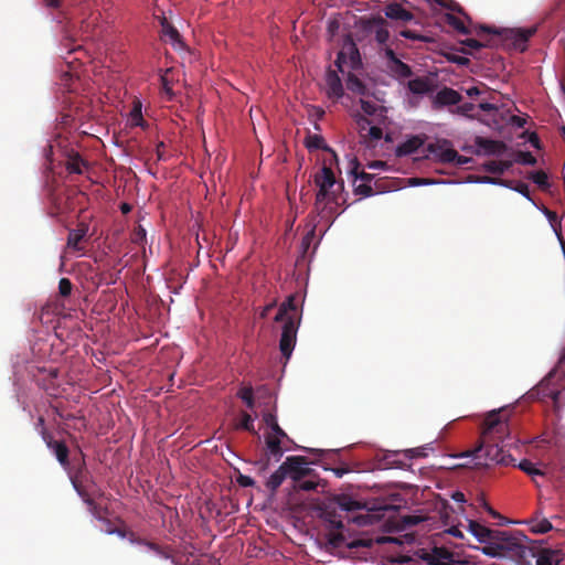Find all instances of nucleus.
<instances>
[{
	"label": "nucleus",
	"mask_w": 565,
	"mask_h": 565,
	"mask_svg": "<svg viewBox=\"0 0 565 565\" xmlns=\"http://www.w3.org/2000/svg\"><path fill=\"white\" fill-rule=\"evenodd\" d=\"M507 431L508 423L502 419L500 411H492L487 415L483 422L481 443L473 450L477 466H508L514 460L512 456L504 450L503 446H500L498 443L499 440L503 441Z\"/></svg>",
	"instance_id": "nucleus-1"
},
{
	"label": "nucleus",
	"mask_w": 565,
	"mask_h": 565,
	"mask_svg": "<svg viewBox=\"0 0 565 565\" xmlns=\"http://www.w3.org/2000/svg\"><path fill=\"white\" fill-rule=\"evenodd\" d=\"M526 536L520 533H510L507 531H495L488 545L479 550L487 556L498 558H511L520 564L527 562V558L535 557L533 548L525 544Z\"/></svg>",
	"instance_id": "nucleus-2"
},
{
	"label": "nucleus",
	"mask_w": 565,
	"mask_h": 565,
	"mask_svg": "<svg viewBox=\"0 0 565 565\" xmlns=\"http://www.w3.org/2000/svg\"><path fill=\"white\" fill-rule=\"evenodd\" d=\"M319 188L317 194H316V202L315 207L318 211L319 214L324 213L327 210V205L329 203H333L335 205H340L341 201L344 203V199L342 200L341 193L344 189L343 181H340L338 184V188H328L324 185H317Z\"/></svg>",
	"instance_id": "nucleus-3"
},
{
	"label": "nucleus",
	"mask_w": 565,
	"mask_h": 565,
	"mask_svg": "<svg viewBox=\"0 0 565 565\" xmlns=\"http://www.w3.org/2000/svg\"><path fill=\"white\" fill-rule=\"evenodd\" d=\"M284 466L287 470L288 478H290L295 484L313 475V469L309 467V460L303 456H289L284 461Z\"/></svg>",
	"instance_id": "nucleus-4"
},
{
	"label": "nucleus",
	"mask_w": 565,
	"mask_h": 565,
	"mask_svg": "<svg viewBox=\"0 0 565 565\" xmlns=\"http://www.w3.org/2000/svg\"><path fill=\"white\" fill-rule=\"evenodd\" d=\"M297 330L298 323L296 322L295 317H288V319L284 322L279 341V350L286 360L291 356L294 351L297 340Z\"/></svg>",
	"instance_id": "nucleus-5"
},
{
	"label": "nucleus",
	"mask_w": 565,
	"mask_h": 565,
	"mask_svg": "<svg viewBox=\"0 0 565 565\" xmlns=\"http://www.w3.org/2000/svg\"><path fill=\"white\" fill-rule=\"evenodd\" d=\"M42 439L44 440L46 447L54 454L60 465L65 469H70V449L65 441L55 440L52 434L43 428L41 430Z\"/></svg>",
	"instance_id": "nucleus-6"
},
{
	"label": "nucleus",
	"mask_w": 565,
	"mask_h": 565,
	"mask_svg": "<svg viewBox=\"0 0 565 565\" xmlns=\"http://www.w3.org/2000/svg\"><path fill=\"white\" fill-rule=\"evenodd\" d=\"M426 151L443 163H452L454 159L458 157V152L450 147L446 139L428 143Z\"/></svg>",
	"instance_id": "nucleus-7"
},
{
	"label": "nucleus",
	"mask_w": 565,
	"mask_h": 565,
	"mask_svg": "<svg viewBox=\"0 0 565 565\" xmlns=\"http://www.w3.org/2000/svg\"><path fill=\"white\" fill-rule=\"evenodd\" d=\"M422 558L429 565H461V562L455 558L452 552L445 547H434L426 552Z\"/></svg>",
	"instance_id": "nucleus-8"
},
{
	"label": "nucleus",
	"mask_w": 565,
	"mask_h": 565,
	"mask_svg": "<svg viewBox=\"0 0 565 565\" xmlns=\"http://www.w3.org/2000/svg\"><path fill=\"white\" fill-rule=\"evenodd\" d=\"M81 454V460L77 463L76 467L71 468L67 471L70 480L72 482L73 488L77 493L79 491H85L87 488L85 487L84 482L87 480V469H86V462H85V456L82 451Z\"/></svg>",
	"instance_id": "nucleus-9"
},
{
	"label": "nucleus",
	"mask_w": 565,
	"mask_h": 565,
	"mask_svg": "<svg viewBox=\"0 0 565 565\" xmlns=\"http://www.w3.org/2000/svg\"><path fill=\"white\" fill-rule=\"evenodd\" d=\"M475 145L478 150L475 152L477 156L483 154H501L507 150V145L503 141L492 140L484 137H476Z\"/></svg>",
	"instance_id": "nucleus-10"
},
{
	"label": "nucleus",
	"mask_w": 565,
	"mask_h": 565,
	"mask_svg": "<svg viewBox=\"0 0 565 565\" xmlns=\"http://www.w3.org/2000/svg\"><path fill=\"white\" fill-rule=\"evenodd\" d=\"M326 521L330 524L331 531L328 533V543L333 547H340L344 541V535L340 532L344 527L343 522L334 514H327Z\"/></svg>",
	"instance_id": "nucleus-11"
},
{
	"label": "nucleus",
	"mask_w": 565,
	"mask_h": 565,
	"mask_svg": "<svg viewBox=\"0 0 565 565\" xmlns=\"http://www.w3.org/2000/svg\"><path fill=\"white\" fill-rule=\"evenodd\" d=\"M462 96L450 87L441 88L434 97V108H440L444 106H454L461 102Z\"/></svg>",
	"instance_id": "nucleus-12"
},
{
	"label": "nucleus",
	"mask_w": 565,
	"mask_h": 565,
	"mask_svg": "<svg viewBox=\"0 0 565 565\" xmlns=\"http://www.w3.org/2000/svg\"><path fill=\"white\" fill-rule=\"evenodd\" d=\"M326 89L328 97L335 100L340 99L344 94L341 78L338 73L331 68H329L326 74Z\"/></svg>",
	"instance_id": "nucleus-13"
},
{
	"label": "nucleus",
	"mask_w": 565,
	"mask_h": 565,
	"mask_svg": "<svg viewBox=\"0 0 565 565\" xmlns=\"http://www.w3.org/2000/svg\"><path fill=\"white\" fill-rule=\"evenodd\" d=\"M535 26L529 29H510L507 31L505 36L513 41V45L516 49L524 51L526 49V42L535 34Z\"/></svg>",
	"instance_id": "nucleus-14"
},
{
	"label": "nucleus",
	"mask_w": 565,
	"mask_h": 565,
	"mask_svg": "<svg viewBox=\"0 0 565 565\" xmlns=\"http://www.w3.org/2000/svg\"><path fill=\"white\" fill-rule=\"evenodd\" d=\"M384 13L386 18L392 20L408 22L414 19V14L397 2L388 3L384 9Z\"/></svg>",
	"instance_id": "nucleus-15"
},
{
	"label": "nucleus",
	"mask_w": 565,
	"mask_h": 565,
	"mask_svg": "<svg viewBox=\"0 0 565 565\" xmlns=\"http://www.w3.org/2000/svg\"><path fill=\"white\" fill-rule=\"evenodd\" d=\"M424 145V139L420 136H412L406 141L396 147V157H406L415 153Z\"/></svg>",
	"instance_id": "nucleus-16"
},
{
	"label": "nucleus",
	"mask_w": 565,
	"mask_h": 565,
	"mask_svg": "<svg viewBox=\"0 0 565 565\" xmlns=\"http://www.w3.org/2000/svg\"><path fill=\"white\" fill-rule=\"evenodd\" d=\"M316 185H324L328 188H338L340 182L337 181L332 169L326 164L322 166L320 171L315 175Z\"/></svg>",
	"instance_id": "nucleus-17"
},
{
	"label": "nucleus",
	"mask_w": 565,
	"mask_h": 565,
	"mask_svg": "<svg viewBox=\"0 0 565 565\" xmlns=\"http://www.w3.org/2000/svg\"><path fill=\"white\" fill-rule=\"evenodd\" d=\"M469 531L478 539L480 543L483 545H488V543L492 540L495 531L478 523L477 521L469 522Z\"/></svg>",
	"instance_id": "nucleus-18"
},
{
	"label": "nucleus",
	"mask_w": 565,
	"mask_h": 565,
	"mask_svg": "<svg viewBox=\"0 0 565 565\" xmlns=\"http://www.w3.org/2000/svg\"><path fill=\"white\" fill-rule=\"evenodd\" d=\"M407 87L413 94L423 95L431 93L435 85L428 77H416L408 82Z\"/></svg>",
	"instance_id": "nucleus-19"
},
{
	"label": "nucleus",
	"mask_w": 565,
	"mask_h": 565,
	"mask_svg": "<svg viewBox=\"0 0 565 565\" xmlns=\"http://www.w3.org/2000/svg\"><path fill=\"white\" fill-rule=\"evenodd\" d=\"M161 33L164 38H168L172 45L183 46L181 35L179 31L167 20L166 17L160 19Z\"/></svg>",
	"instance_id": "nucleus-20"
},
{
	"label": "nucleus",
	"mask_w": 565,
	"mask_h": 565,
	"mask_svg": "<svg viewBox=\"0 0 565 565\" xmlns=\"http://www.w3.org/2000/svg\"><path fill=\"white\" fill-rule=\"evenodd\" d=\"M88 232V226L82 223L77 228L71 230L67 236V247L81 250L79 243L85 238Z\"/></svg>",
	"instance_id": "nucleus-21"
},
{
	"label": "nucleus",
	"mask_w": 565,
	"mask_h": 565,
	"mask_svg": "<svg viewBox=\"0 0 565 565\" xmlns=\"http://www.w3.org/2000/svg\"><path fill=\"white\" fill-rule=\"evenodd\" d=\"M562 561L559 551L544 548L537 555L536 565H559Z\"/></svg>",
	"instance_id": "nucleus-22"
},
{
	"label": "nucleus",
	"mask_w": 565,
	"mask_h": 565,
	"mask_svg": "<svg viewBox=\"0 0 565 565\" xmlns=\"http://www.w3.org/2000/svg\"><path fill=\"white\" fill-rule=\"evenodd\" d=\"M337 505L343 511H358L365 509V503L353 499L349 494H339L334 498Z\"/></svg>",
	"instance_id": "nucleus-23"
},
{
	"label": "nucleus",
	"mask_w": 565,
	"mask_h": 565,
	"mask_svg": "<svg viewBox=\"0 0 565 565\" xmlns=\"http://www.w3.org/2000/svg\"><path fill=\"white\" fill-rule=\"evenodd\" d=\"M297 310V305H296V300H295V296H289L286 301H284L277 313H276V317H275V321L276 322H285L288 317H294V315H290V312H296Z\"/></svg>",
	"instance_id": "nucleus-24"
},
{
	"label": "nucleus",
	"mask_w": 565,
	"mask_h": 565,
	"mask_svg": "<svg viewBox=\"0 0 565 565\" xmlns=\"http://www.w3.org/2000/svg\"><path fill=\"white\" fill-rule=\"evenodd\" d=\"M305 145L309 150H324L332 153L334 160H338L335 152L326 143L321 135H308L305 139Z\"/></svg>",
	"instance_id": "nucleus-25"
},
{
	"label": "nucleus",
	"mask_w": 565,
	"mask_h": 565,
	"mask_svg": "<svg viewBox=\"0 0 565 565\" xmlns=\"http://www.w3.org/2000/svg\"><path fill=\"white\" fill-rule=\"evenodd\" d=\"M82 500L84 501V503L88 507V510L89 512L98 520H103L104 519V513H105V509H103L99 504H97L93 497H92V493L88 491V490H85V491H79V493H77Z\"/></svg>",
	"instance_id": "nucleus-26"
},
{
	"label": "nucleus",
	"mask_w": 565,
	"mask_h": 565,
	"mask_svg": "<svg viewBox=\"0 0 565 565\" xmlns=\"http://www.w3.org/2000/svg\"><path fill=\"white\" fill-rule=\"evenodd\" d=\"M287 477L288 473L282 462L279 468L269 477L266 482V487L270 490V492L275 493Z\"/></svg>",
	"instance_id": "nucleus-27"
},
{
	"label": "nucleus",
	"mask_w": 565,
	"mask_h": 565,
	"mask_svg": "<svg viewBox=\"0 0 565 565\" xmlns=\"http://www.w3.org/2000/svg\"><path fill=\"white\" fill-rule=\"evenodd\" d=\"M65 167L68 173L82 174L87 168V162L78 153H73L68 156Z\"/></svg>",
	"instance_id": "nucleus-28"
},
{
	"label": "nucleus",
	"mask_w": 565,
	"mask_h": 565,
	"mask_svg": "<svg viewBox=\"0 0 565 565\" xmlns=\"http://www.w3.org/2000/svg\"><path fill=\"white\" fill-rule=\"evenodd\" d=\"M530 397L532 398H539L544 399L545 397H548L556 402L559 396V392L555 390H550L547 384L541 383L536 388L530 391L529 393Z\"/></svg>",
	"instance_id": "nucleus-29"
},
{
	"label": "nucleus",
	"mask_w": 565,
	"mask_h": 565,
	"mask_svg": "<svg viewBox=\"0 0 565 565\" xmlns=\"http://www.w3.org/2000/svg\"><path fill=\"white\" fill-rule=\"evenodd\" d=\"M265 443H266V446H267V449H268L270 456H273L278 461L284 455V449L281 447V439L278 438L277 436L266 435Z\"/></svg>",
	"instance_id": "nucleus-30"
},
{
	"label": "nucleus",
	"mask_w": 565,
	"mask_h": 565,
	"mask_svg": "<svg viewBox=\"0 0 565 565\" xmlns=\"http://www.w3.org/2000/svg\"><path fill=\"white\" fill-rule=\"evenodd\" d=\"M513 164V161L507 160V161H495L491 160L483 164V169L492 174H502L507 170H509Z\"/></svg>",
	"instance_id": "nucleus-31"
},
{
	"label": "nucleus",
	"mask_w": 565,
	"mask_h": 565,
	"mask_svg": "<svg viewBox=\"0 0 565 565\" xmlns=\"http://www.w3.org/2000/svg\"><path fill=\"white\" fill-rule=\"evenodd\" d=\"M347 88L358 95H365L367 93L365 84L352 73H349L348 75Z\"/></svg>",
	"instance_id": "nucleus-32"
},
{
	"label": "nucleus",
	"mask_w": 565,
	"mask_h": 565,
	"mask_svg": "<svg viewBox=\"0 0 565 565\" xmlns=\"http://www.w3.org/2000/svg\"><path fill=\"white\" fill-rule=\"evenodd\" d=\"M531 524V531L537 534H545L553 529L552 523L545 518L532 519Z\"/></svg>",
	"instance_id": "nucleus-33"
},
{
	"label": "nucleus",
	"mask_w": 565,
	"mask_h": 565,
	"mask_svg": "<svg viewBox=\"0 0 565 565\" xmlns=\"http://www.w3.org/2000/svg\"><path fill=\"white\" fill-rule=\"evenodd\" d=\"M131 542L139 544V545L147 546L149 550L153 551L154 553H157L158 555H160L164 558L170 557L169 553L162 546H160L159 544H157L154 542L148 541L146 539H140V537L134 539V540H131Z\"/></svg>",
	"instance_id": "nucleus-34"
},
{
	"label": "nucleus",
	"mask_w": 565,
	"mask_h": 565,
	"mask_svg": "<svg viewBox=\"0 0 565 565\" xmlns=\"http://www.w3.org/2000/svg\"><path fill=\"white\" fill-rule=\"evenodd\" d=\"M308 479H302L301 481H299L298 483L294 484V488L297 489V490H301V491H313L317 489V487L319 486V480L316 476V473L313 472V475L311 477H307Z\"/></svg>",
	"instance_id": "nucleus-35"
},
{
	"label": "nucleus",
	"mask_w": 565,
	"mask_h": 565,
	"mask_svg": "<svg viewBox=\"0 0 565 565\" xmlns=\"http://www.w3.org/2000/svg\"><path fill=\"white\" fill-rule=\"evenodd\" d=\"M446 22L461 34L470 33V30L465 25L463 21L454 14H446Z\"/></svg>",
	"instance_id": "nucleus-36"
},
{
	"label": "nucleus",
	"mask_w": 565,
	"mask_h": 565,
	"mask_svg": "<svg viewBox=\"0 0 565 565\" xmlns=\"http://www.w3.org/2000/svg\"><path fill=\"white\" fill-rule=\"evenodd\" d=\"M518 467L523 471L525 472L526 475H529L530 477H532V479L535 481V477L537 476H544V472L541 470V469H537L534 463L527 459H523L519 465Z\"/></svg>",
	"instance_id": "nucleus-37"
},
{
	"label": "nucleus",
	"mask_w": 565,
	"mask_h": 565,
	"mask_svg": "<svg viewBox=\"0 0 565 565\" xmlns=\"http://www.w3.org/2000/svg\"><path fill=\"white\" fill-rule=\"evenodd\" d=\"M544 214L547 217L552 228L554 230L557 237L562 235V222L556 212L551 211L548 209H544Z\"/></svg>",
	"instance_id": "nucleus-38"
},
{
	"label": "nucleus",
	"mask_w": 565,
	"mask_h": 565,
	"mask_svg": "<svg viewBox=\"0 0 565 565\" xmlns=\"http://www.w3.org/2000/svg\"><path fill=\"white\" fill-rule=\"evenodd\" d=\"M529 178L542 190H546L550 188L548 177L542 170L531 172Z\"/></svg>",
	"instance_id": "nucleus-39"
},
{
	"label": "nucleus",
	"mask_w": 565,
	"mask_h": 565,
	"mask_svg": "<svg viewBox=\"0 0 565 565\" xmlns=\"http://www.w3.org/2000/svg\"><path fill=\"white\" fill-rule=\"evenodd\" d=\"M237 396L246 404L248 408H254L255 398L252 386H244L237 392Z\"/></svg>",
	"instance_id": "nucleus-40"
},
{
	"label": "nucleus",
	"mask_w": 565,
	"mask_h": 565,
	"mask_svg": "<svg viewBox=\"0 0 565 565\" xmlns=\"http://www.w3.org/2000/svg\"><path fill=\"white\" fill-rule=\"evenodd\" d=\"M373 21H374V23L380 24V28H377L375 31V40L380 44L386 43L390 38V32L386 28L383 26V24L385 23L384 19L379 17L377 19H374Z\"/></svg>",
	"instance_id": "nucleus-41"
},
{
	"label": "nucleus",
	"mask_w": 565,
	"mask_h": 565,
	"mask_svg": "<svg viewBox=\"0 0 565 565\" xmlns=\"http://www.w3.org/2000/svg\"><path fill=\"white\" fill-rule=\"evenodd\" d=\"M351 164H352V168H351L350 172H351V174L354 175L355 180L361 179L363 181V183H370L373 180V174L366 173L364 171L358 172L360 163L356 158H354L351 161Z\"/></svg>",
	"instance_id": "nucleus-42"
},
{
	"label": "nucleus",
	"mask_w": 565,
	"mask_h": 565,
	"mask_svg": "<svg viewBox=\"0 0 565 565\" xmlns=\"http://www.w3.org/2000/svg\"><path fill=\"white\" fill-rule=\"evenodd\" d=\"M513 162H518L525 166H535L536 158L530 151H518L515 153Z\"/></svg>",
	"instance_id": "nucleus-43"
},
{
	"label": "nucleus",
	"mask_w": 565,
	"mask_h": 565,
	"mask_svg": "<svg viewBox=\"0 0 565 565\" xmlns=\"http://www.w3.org/2000/svg\"><path fill=\"white\" fill-rule=\"evenodd\" d=\"M349 53H350L351 68H353V70L359 68L361 66V57H360V53H359V50H358L355 43H353L352 41H350V44H349Z\"/></svg>",
	"instance_id": "nucleus-44"
},
{
	"label": "nucleus",
	"mask_w": 565,
	"mask_h": 565,
	"mask_svg": "<svg viewBox=\"0 0 565 565\" xmlns=\"http://www.w3.org/2000/svg\"><path fill=\"white\" fill-rule=\"evenodd\" d=\"M394 72L398 76L404 77V78L411 77L413 74L411 66L408 64L402 62L401 60H396V62L394 63Z\"/></svg>",
	"instance_id": "nucleus-45"
},
{
	"label": "nucleus",
	"mask_w": 565,
	"mask_h": 565,
	"mask_svg": "<svg viewBox=\"0 0 565 565\" xmlns=\"http://www.w3.org/2000/svg\"><path fill=\"white\" fill-rule=\"evenodd\" d=\"M238 428H242V429H244V430H246L248 433H252V434H256V430H255V427H254V419L246 412L242 413V419H241V423L238 425Z\"/></svg>",
	"instance_id": "nucleus-46"
},
{
	"label": "nucleus",
	"mask_w": 565,
	"mask_h": 565,
	"mask_svg": "<svg viewBox=\"0 0 565 565\" xmlns=\"http://www.w3.org/2000/svg\"><path fill=\"white\" fill-rule=\"evenodd\" d=\"M130 121H131V126H135V127H137V126L142 127L143 126L145 120L142 118L141 105L140 104L135 105V107L130 111Z\"/></svg>",
	"instance_id": "nucleus-47"
},
{
	"label": "nucleus",
	"mask_w": 565,
	"mask_h": 565,
	"mask_svg": "<svg viewBox=\"0 0 565 565\" xmlns=\"http://www.w3.org/2000/svg\"><path fill=\"white\" fill-rule=\"evenodd\" d=\"M146 230L142 226H138L131 234V242L138 245H142L146 242Z\"/></svg>",
	"instance_id": "nucleus-48"
},
{
	"label": "nucleus",
	"mask_w": 565,
	"mask_h": 565,
	"mask_svg": "<svg viewBox=\"0 0 565 565\" xmlns=\"http://www.w3.org/2000/svg\"><path fill=\"white\" fill-rule=\"evenodd\" d=\"M73 285L68 278H62L58 282V292L62 297H68L72 292Z\"/></svg>",
	"instance_id": "nucleus-49"
},
{
	"label": "nucleus",
	"mask_w": 565,
	"mask_h": 565,
	"mask_svg": "<svg viewBox=\"0 0 565 565\" xmlns=\"http://www.w3.org/2000/svg\"><path fill=\"white\" fill-rule=\"evenodd\" d=\"M360 103H361V109L363 110V113L366 116L374 115L376 113V110L379 109V106L373 102L361 99Z\"/></svg>",
	"instance_id": "nucleus-50"
},
{
	"label": "nucleus",
	"mask_w": 565,
	"mask_h": 565,
	"mask_svg": "<svg viewBox=\"0 0 565 565\" xmlns=\"http://www.w3.org/2000/svg\"><path fill=\"white\" fill-rule=\"evenodd\" d=\"M354 192L356 194H361L363 196H371L373 195L374 191L370 183H361L355 186Z\"/></svg>",
	"instance_id": "nucleus-51"
},
{
	"label": "nucleus",
	"mask_w": 565,
	"mask_h": 565,
	"mask_svg": "<svg viewBox=\"0 0 565 565\" xmlns=\"http://www.w3.org/2000/svg\"><path fill=\"white\" fill-rule=\"evenodd\" d=\"M367 136L372 141H377L383 137V130L377 126H371L369 128Z\"/></svg>",
	"instance_id": "nucleus-52"
},
{
	"label": "nucleus",
	"mask_w": 565,
	"mask_h": 565,
	"mask_svg": "<svg viewBox=\"0 0 565 565\" xmlns=\"http://www.w3.org/2000/svg\"><path fill=\"white\" fill-rule=\"evenodd\" d=\"M270 429H271V431L268 433L267 435L277 436L280 439L286 438L288 441H292L278 424H275V426L271 427Z\"/></svg>",
	"instance_id": "nucleus-53"
},
{
	"label": "nucleus",
	"mask_w": 565,
	"mask_h": 565,
	"mask_svg": "<svg viewBox=\"0 0 565 565\" xmlns=\"http://www.w3.org/2000/svg\"><path fill=\"white\" fill-rule=\"evenodd\" d=\"M473 109L475 105L472 103H465L462 105L457 106L456 113L468 116Z\"/></svg>",
	"instance_id": "nucleus-54"
},
{
	"label": "nucleus",
	"mask_w": 565,
	"mask_h": 565,
	"mask_svg": "<svg viewBox=\"0 0 565 565\" xmlns=\"http://www.w3.org/2000/svg\"><path fill=\"white\" fill-rule=\"evenodd\" d=\"M263 420L269 428L274 427L275 424H278L276 415L270 412L263 414Z\"/></svg>",
	"instance_id": "nucleus-55"
},
{
	"label": "nucleus",
	"mask_w": 565,
	"mask_h": 565,
	"mask_svg": "<svg viewBox=\"0 0 565 565\" xmlns=\"http://www.w3.org/2000/svg\"><path fill=\"white\" fill-rule=\"evenodd\" d=\"M448 60L460 66H467L470 63L468 57L461 55H450Z\"/></svg>",
	"instance_id": "nucleus-56"
},
{
	"label": "nucleus",
	"mask_w": 565,
	"mask_h": 565,
	"mask_svg": "<svg viewBox=\"0 0 565 565\" xmlns=\"http://www.w3.org/2000/svg\"><path fill=\"white\" fill-rule=\"evenodd\" d=\"M161 86H162V90L164 92V94L169 97V99H172L173 97V92H172V88H171V85H170V82L168 81V78L166 76H161Z\"/></svg>",
	"instance_id": "nucleus-57"
},
{
	"label": "nucleus",
	"mask_w": 565,
	"mask_h": 565,
	"mask_svg": "<svg viewBox=\"0 0 565 565\" xmlns=\"http://www.w3.org/2000/svg\"><path fill=\"white\" fill-rule=\"evenodd\" d=\"M401 35L405 39H409V40H418V41H424L425 38L423 35H419L417 34L415 31L413 30H403L401 31Z\"/></svg>",
	"instance_id": "nucleus-58"
},
{
	"label": "nucleus",
	"mask_w": 565,
	"mask_h": 565,
	"mask_svg": "<svg viewBox=\"0 0 565 565\" xmlns=\"http://www.w3.org/2000/svg\"><path fill=\"white\" fill-rule=\"evenodd\" d=\"M514 190L519 193H521L522 195H524L525 198H527L529 200H531L530 198V189H529V185L524 182H518L516 185L514 186Z\"/></svg>",
	"instance_id": "nucleus-59"
},
{
	"label": "nucleus",
	"mask_w": 565,
	"mask_h": 565,
	"mask_svg": "<svg viewBox=\"0 0 565 565\" xmlns=\"http://www.w3.org/2000/svg\"><path fill=\"white\" fill-rule=\"evenodd\" d=\"M237 482L241 487H253L255 481L249 476L239 475L237 477Z\"/></svg>",
	"instance_id": "nucleus-60"
},
{
	"label": "nucleus",
	"mask_w": 565,
	"mask_h": 565,
	"mask_svg": "<svg viewBox=\"0 0 565 565\" xmlns=\"http://www.w3.org/2000/svg\"><path fill=\"white\" fill-rule=\"evenodd\" d=\"M423 521L420 516L407 515L403 518V523L407 526L417 525Z\"/></svg>",
	"instance_id": "nucleus-61"
},
{
	"label": "nucleus",
	"mask_w": 565,
	"mask_h": 565,
	"mask_svg": "<svg viewBox=\"0 0 565 565\" xmlns=\"http://www.w3.org/2000/svg\"><path fill=\"white\" fill-rule=\"evenodd\" d=\"M407 458H418L424 457L425 452L420 448H412L404 451Z\"/></svg>",
	"instance_id": "nucleus-62"
},
{
	"label": "nucleus",
	"mask_w": 565,
	"mask_h": 565,
	"mask_svg": "<svg viewBox=\"0 0 565 565\" xmlns=\"http://www.w3.org/2000/svg\"><path fill=\"white\" fill-rule=\"evenodd\" d=\"M462 43L471 50H479L483 46V44L476 39H467Z\"/></svg>",
	"instance_id": "nucleus-63"
},
{
	"label": "nucleus",
	"mask_w": 565,
	"mask_h": 565,
	"mask_svg": "<svg viewBox=\"0 0 565 565\" xmlns=\"http://www.w3.org/2000/svg\"><path fill=\"white\" fill-rule=\"evenodd\" d=\"M347 62V56H345V53L343 51H340L338 53V56H337V60H335V66L338 67V70L340 72L343 73V64Z\"/></svg>",
	"instance_id": "nucleus-64"
}]
</instances>
